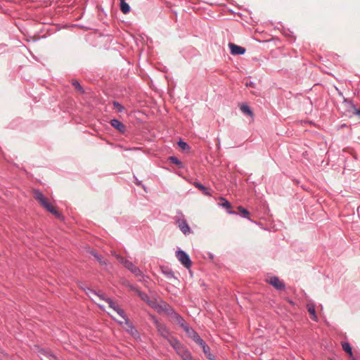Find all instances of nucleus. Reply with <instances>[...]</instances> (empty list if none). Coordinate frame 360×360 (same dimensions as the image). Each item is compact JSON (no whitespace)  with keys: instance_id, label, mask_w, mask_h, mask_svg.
<instances>
[{"instance_id":"c85d7f7f","label":"nucleus","mask_w":360,"mask_h":360,"mask_svg":"<svg viewBox=\"0 0 360 360\" xmlns=\"http://www.w3.org/2000/svg\"><path fill=\"white\" fill-rule=\"evenodd\" d=\"M238 210L240 212V215L243 217V218H246V219H249V212L248 210L243 208V207L241 206H239L238 207Z\"/></svg>"},{"instance_id":"ea45409f","label":"nucleus","mask_w":360,"mask_h":360,"mask_svg":"<svg viewBox=\"0 0 360 360\" xmlns=\"http://www.w3.org/2000/svg\"><path fill=\"white\" fill-rule=\"evenodd\" d=\"M134 178H135L134 183H135L137 186H143V188H144V186L141 184V181H140L137 178H136V177H134Z\"/></svg>"},{"instance_id":"9d476101","label":"nucleus","mask_w":360,"mask_h":360,"mask_svg":"<svg viewBox=\"0 0 360 360\" xmlns=\"http://www.w3.org/2000/svg\"><path fill=\"white\" fill-rule=\"evenodd\" d=\"M229 47L230 49L231 53L233 56H241L243 55L246 51V49L244 47L233 43H229Z\"/></svg>"},{"instance_id":"20e7f679","label":"nucleus","mask_w":360,"mask_h":360,"mask_svg":"<svg viewBox=\"0 0 360 360\" xmlns=\"http://www.w3.org/2000/svg\"><path fill=\"white\" fill-rule=\"evenodd\" d=\"M113 320L120 324L123 329L128 332L134 338H139V333L130 322L128 316H112Z\"/></svg>"},{"instance_id":"5701e85b","label":"nucleus","mask_w":360,"mask_h":360,"mask_svg":"<svg viewBox=\"0 0 360 360\" xmlns=\"http://www.w3.org/2000/svg\"><path fill=\"white\" fill-rule=\"evenodd\" d=\"M162 274L169 279L174 278L176 279V278L174 276V273L173 271L169 268H165L162 270Z\"/></svg>"},{"instance_id":"bb28decb","label":"nucleus","mask_w":360,"mask_h":360,"mask_svg":"<svg viewBox=\"0 0 360 360\" xmlns=\"http://www.w3.org/2000/svg\"><path fill=\"white\" fill-rule=\"evenodd\" d=\"M112 105H113L114 109H115L118 112H122L124 110V106L117 101H113Z\"/></svg>"},{"instance_id":"6ab92c4d","label":"nucleus","mask_w":360,"mask_h":360,"mask_svg":"<svg viewBox=\"0 0 360 360\" xmlns=\"http://www.w3.org/2000/svg\"><path fill=\"white\" fill-rule=\"evenodd\" d=\"M35 347L37 348L38 352L40 354L48 357L49 359H55L56 358V356L53 354H52L50 351L43 349V348H40L37 345H35Z\"/></svg>"},{"instance_id":"a19ab883","label":"nucleus","mask_w":360,"mask_h":360,"mask_svg":"<svg viewBox=\"0 0 360 360\" xmlns=\"http://www.w3.org/2000/svg\"><path fill=\"white\" fill-rule=\"evenodd\" d=\"M312 319L314 321H318V318L319 316H311Z\"/></svg>"},{"instance_id":"6e6552de","label":"nucleus","mask_w":360,"mask_h":360,"mask_svg":"<svg viewBox=\"0 0 360 360\" xmlns=\"http://www.w3.org/2000/svg\"><path fill=\"white\" fill-rule=\"evenodd\" d=\"M122 264L127 268L129 271H130L136 277H144L141 269L135 266L129 260L122 261Z\"/></svg>"},{"instance_id":"2eb2a0df","label":"nucleus","mask_w":360,"mask_h":360,"mask_svg":"<svg viewBox=\"0 0 360 360\" xmlns=\"http://www.w3.org/2000/svg\"><path fill=\"white\" fill-rule=\"evenodd\" d=\"M168 342L176 352L179 350H181V349L184 347V345L176 338L174 337H172L170 339H169Z\"/></svg>"},{"instance_id":"7c9ffc66","label":"nucleus","mask_w":360,"mask_h":360,"mask_svg":"<svg viewBox=\"0 0 360 360\" xmlns=\"http://www.w3.org/2000/svg\"><path fill=\"white\" fill-rule=\"evenodd\" d=\"M307 307L310 315H316L315 306L313 303H308Z\"/></svg>"},{"instance_id":"423d86ee","label":"nucleus","mask_w":360,"mask_h":360,"mask_svg":"<svg viewBox=\"0 0 360 360\" xmlns=\"http://www.w3.org/2000/svg\"><path fill=\"white\" fill-rule=\"evenodd\" d=\"M152 318L154 321L159 334L168 341L169 339L172 338L169 330L165 325L159 323L158 321L155 319V316H152Z\"/></svg>"},{"instance_id":"c9c22d12","label":"nucleus","mask_w":360,"mask_h":360,"mask_svg":"<svg viewBox=\"0 0 360 360\" xmlns=\"http://www.w3.org/2000/svg\"><path fill=\"white\" fill-rule=\"evenodd\" d=\"M352 108L353 109V114L359 115L360 117V109L356 108V106L352 103L349 102Z\"/></svg>"},{"instance_id":"37998d69","label":"nucleus","mask_w":360,"mask_h":360,"mask_svg":"<svg viewBox=\"0 0 360 360\" xmlns=\"http://www.w3.org/2000/svg\"><path fill=\"white\" fill-rule=\"evenodd\" d=\"M213 257H214V256H213V255H212V254H210V258H212H212H213Z\"/></svg>"},{"instance_id":"f704fd0d","label":"nucleus","mask_w":360,"mask_h":360,"mask_svg":"<svg viewBox=\"0 0 360 360\" xmlns=\"http://www.w3.org/2000/svg\"><path fill=\"white\" fill-rule=\"evenodd\" d=\"M126 285L129 288V290L136 292L137 295H139V291H141L138 288H136L135 285H134L129 283H128Z\"/></svg>"},{"instance_id":"f3484780","label":"nucleus","mask_w":360,"mask_h":360,"mask_svg":"<svg viewBox=\"0 0 360 360\" xmlns=\"http://www.w3.org/2000/svg\"><path fill=\"white\" fill-rule=\"evenodd\" d=\"M193 184L196 188L200 189L203 193L204 195H205L207 196L212 195L211 188L205 187L200 182H194Z\"/></svg>"},{"instance_id":"39448f33","label":"nucleus","mask_w":360,"mask_h":360,"mask_svg":"<svg viewBox=\"0 0 360 360\" xmlns=\"http://www.w3.org/2000/svg\"><path fill=\"white\" fill-rule=\"evenodd\" d=\"M176 257L184 266L189 269L192 266V262L189 255L184 250H179L176 252Z\"/></svg>"},{"instance_id":"b1692460","label":"nucleus","mask_w":360,"mask_h":360,"mask_svg":"<svg viewBox=\"0 0 360 360\" xmlns=\"http://www.w3.org/2000/svg\"><path fill=\"white\" fill-rule=\"evenodd\" d=\"M168 160H169L170 162H172V163H173V164H174V165H177L179 168H183V167H184L183 162H182L181 160H179L176 157H175V156H170V157H169Z\"/></svg>"},{"instance_id":"393cba45","label":"nucleus","mask_w":360,"mask_h":360,"mask_svg":"<svg viewBox=\"0 0 360 360\" xmlns=\"http://www.w3.org/2000/svg\"><path fill=\"white\" fill-rule=\"evenodd\" d=\"M85 292L86 293V295L92 300L95 302V300H94V297H96V295H98V293L97 292H96L94 290H92L91 288H87L86 289H85Z\"/></svg>"},{"instance_id":"4be33fe9","label":"nucleus","mask_w":360,"mask_h":360,"mask_svg":"<svg viewBox=\"0 0 360 360\" xmlns=\"http://www.w3.org/2000/svg\"><path fill=\"white\" fill-rule=\"evenodd\" d=\"M120 6L121 11L124 14H127L130 11V6L125 0H120Z\"/></svg>"},{"instance_id":"cd10ccee","label":"nucleus","mask_w":360,"mask_h":360,"mask_svg":"<svg viewBox=\"0 0 360 360\" xmlns=\"http://www.w3.org/2000/svg\"><path fill=\"white\" fill-rule=\"evenodd\" d=\"M195 342H196L198 345H200L202 349H207V345L205 343V342L199 336L198 338H196L194 340Z\"/></svg>"},{"instance_id":"7ed1b4c3","label":"nucleus","mask_w":360,"mask_h":360,"mask_svg":"<svg viewBox=\"0 0 360 360\" xmlns=\"http://www.w3.org/2000/svg\"><path fill=\"white\" fill-rule=\"evenodd\" d=\"M34 197L43 207L57 218H60L62 217L61 214L58 212L50 202H49L44 194L39 190H34Z\"/></svg>"},{"instance_id":"79ce46f5","label":"nucleus","mask_w":360,"mask_h":360,"mask_svg":"<svg viewBox=\"0 0 360 360\" xmlns=\"http://www.w3.org/2000/svg\"><path fill=\"white\" fill-rule=\"evenodd\" d=\"M251 93L252 94H254V95H258L259 94V93L257 91H252Z\"/></svg>"},{"instance_id":"c03bdc74","label":"nucleus","mask_w":360,"mask_h":360,"mask_svg":"<svg viewBox=\"0 0 360 360\" xmlns=\"http://www.w3.org/2000/svg\"><path fill=\"white\" fill-rule=\"evenodd\" d=\"M266 282L270 283V281L269 279H266Z\"/></svg>"},{"instance_id":"58836bf2","label":"nucleus","mask_w":360,"mask_h":360,"mask_svg":"<svg viewBox=\"0 0 360 360\" xmlns=\"http://www.w3.org/2000/svg\"><path fill=\"white\" fill-rule=\"evenodd\" d=\"M98 295H96V297H98L101 300H105L106 302L107 298L105 297L104 293H103V292H98Z\"/></svg>"},{"instance_id":"ddd939ff","label":"nucleus","mask_w":360,"mask_h":360,"mask_svg":"<svg viewBox=\"0 0 360 360\" xmlns=\"http://www.w3.org/2000/svg\"><path fill=\"white\" fill-rule=\"evenodd\" d=\"M110 124L112 127H113L115 129H116L118 131L121 133H124L126 131L125 125L117 119H112L110 121Z\"/></svg>"},{"instance_id":"e433bc0d","label":"nucleus","mask_w":360,"mask_h":360,"mask_svg":"<svg viewBox=\"0 0 360 360\" xmlns=\"http://www.w3.org/2000/svg\"><path fill=\"white\" fill-rule=\"evenodd\" d=\"M245 86L247 87H249V88L255 89V83L254 82H252V81H248L245 83Z\"/></svg>"},{"instance_id":"72a5a7b5","label":"nucleus","mask_w":360,"mask_h":360,"mask_svg":"<svg viewBox=\"0 0 360 360\" xmlns=\"http://www.w3.org/2000/svg\"><path fill=\"white\" fill-rule=\"evenodd\" d=\"M178 146H179L180 148H181L182 150H188L190 149V147L188 146V144L186 143V142H184V141L182 140H180L179 142H178Z\"/></svg>"},{"instance_id":"f03ea898","label":"nucleus","mask_w":360,"mask_h":360,"mask_svg":"<svg viewBox=\"0 0 360 360\" xmlns=\"http://www.w3.org/2000/svg\"><path fill=\"white\" fill-rule=\"evenodd\" d=\"M146 304L159 314L165 313V315H178L173 309L165 301L155 297H150Z\"/></svg>"},{"instance_id":"4c0bfd02","label":"nucleus","mask_w":360,"mask_h":360,"mask_svg":"<svg viewBox=\"0 0 360 360\" xmlns=\"http://www.w3.org/2000/svg\"><path fill=\"white\" fill-rule=\"evenodd\" d=\"M115 257L118 259V261L122 264V261H127V259L123 258L122 256L117 254H115Z\"/></svg>"},{"instance_id":"f257e3e1","label":"nucleus","mask_w":360,"mask_h":360,"mask_svg":"<svg viewBox=\"0 0 360 360\" xmlns=\"http://www.w3.org/2000/svg\"><path fill=\"white\" fill-rule=\"evenodd\" d=\"M146 304L159 314L165 313V315H178L173 309L165 301L155 297H150Z\"/></svg>"},{"instance_id":"9b49d317","label":"nucleus","mask_w":360,"mask_h":360,"mask_svg":"<svg viewBox=\"0 0 360 360\" xmlns=\"http://www.w3.org/2000/svg\"><path fill=\"white\" fill-rule=\"evenodd\" d=\"M106 302L109 304V307L119 315H124V311L117 302L113 301L110 298H107Z\"/></svg>"},{"instance_id":"f8f14e48","label":"nucleus","mask_w":360,"mask_h":360,"mask_svg":"<svg viewBox=\"0 0 360 360\" xmlns=\"http://www.w3.org/2000/svg\"><path fill=\"white\" fill-rule=\"evenodd\" d=\"M219 200L221 202L219 203V205L226 209V212L229 214H237V212L231 210V203L226 200L224 198L220 197Z\"/></svg>"},{"instance_id":"473e14b6","label":"nucleus","mask_w":360,"mask_h":360,"mask_svg":"<svg viewBox=\"0 0 360 360\" xmlns=\"http://www.w3.org/2000/svg\"><path fill=\"white\" fill-rule=\"evenodd\" d=\"M177 323L184 329V326H188V323L184 321L182 316H176Z\"/></svg>"},{"instance_id":"0eeeda50","label":"nucleus","mask_w":360,"mask_h":360,"mask_svg":"<svg viewBox=\"0 0 360 360\" xmlns=\"http://www.w3.org/2000/svg\"><path fill=\"white\" fill-rule=\"evenodd\" d=\"M271 286L274 287L280 294L285 292L286 286L283 280L278 276H271Z\"/></svg>"},{"instance_id":"4468645a","label":"nucleus","mask_w":360,"mask_h":360,"mask_svg":"<svg viewBox=\"0 0 360 360\" xmlns=\"http://www.w3.org/2000/svg\"><path fill=\"white\" fill-rule=\"evenodd\" d=\"M184 330L186 332L187 335L189 338H191L193 341L200 336L198 334V333L195 331L192 328H191L188 325L184 326Z\"/></svg>"},{"instance_id":"1a4fd4ad","label":"nucleus","mask_w":360,"mask_h":360,"mask_svg":"<svg viewBox=\"0 0 360 360\" xmlns=\"http://www.w3.org/2000/svg\"><path fill=\"white\" fill-rule=\"evenodd\" d=\"M176 224L179 229L184 235H188L192 232L188 224L185 219H178L176 220Z\"/></svg>"},{"instance_id":"dca6fc26","label":"nucleus","mask_w":360,"mask_h":360,"mask_svg":"<svg viewBox=\"0 0 360 360\" xmlns=\"http://www.w3.org/2000/svg\"><path fill=\"white\" fill-rule=\"evenodd\" d=\"M176 353L183 359V360L191 359L192 355L191 352L184 346Z\"/></svg>"},{"instance_id":"412c9836","label":"nucleus","mask_w":360,"mask_h":360,"mask_svg":"<svg viewBox=\"0 0 360 360\" xmlns=\"http://www.w3.org/2000/svg\"><path fill=\"white\" fill-rule=\"evenodd\" d=\"M91 254L95 257V259L99 262V264L102 266H106L108 262L105 260L103 257L98 254L96 251H91Z\"/></svg>"},{"instance_id":"a211bd4d","label":"nucleus","mask_w":360,"mask_h":360,"mask_svg":"<svg viewBox=\"0 0 360 360\" xmlns=\"http://www.w3.org/2000/svg\"><path fill=\"white\" fill-rule=\"evenodd\" d=\"M240 110L242 111V112L244 115H246L250 117L251 118L253 117L254 113H253L252 110H251V108H250V106L248 104L243 103L240 106Z\"/></svg>"},{"instance_id":"c756f323","label":"nucleus","mask_w":360,"mask_h":360,"mask_svg":"<svg viewBox=\"0 0 360 360\" xmlns=\"http://www.w3.org/2000/svg\"><path fill=\"white\" fill-rule=\"evenodd\" d=\"M138 296L143 300L146 303L148 301V300L150 298V297L146 294V292H142V291H139V295Z\"/></svg>"},{"instance_id":"2f4dec72","label":"nucleus","mask_w":360,"mask_h":360,"mask_svg":"<svg viewBox=\"0 0 360 360\" xmlns=\"http://www.w3.org/2000/svg\"><path fill=\"white\" fill-rule=\"evenodd\" d=\"M204 354H205L206 357L210 359V360H215V358L214 356L211 354L210 352V347L207 346V349H202Z\"/></svg>"},{"instance_id":"aec40b11","label":"nucleus","mask_w":360,"mask_h":360,"mask_svg":"<svg viewBox=\"0 0 360 360\" xmlns=\"http://www.w3.org/2000/svg\"><path fill=\"white\" fill-rule=\"evenodd\" d=\"M342 349L349 354V357L352 359V360H354V355H353V352H352V347L350 345V344L347 342H344L342 343Z\"/></svg>"},{"instance_id":"a878e982","label":"nucleus","mask_w":360,"mask_h":360,"mask_svg":"<svg viewBox=\"0 0 360 360\" xmlns=\"http://www.w3.org/2000/svg\"><path fill=\"white\" fill-rule=\"evenodd\" d=\"M72 84L74 86V87L80 93L84 94V89L83 87L80 85L79 82L77 80H73L72 82Z\"/></svg>"}]
</instances>
